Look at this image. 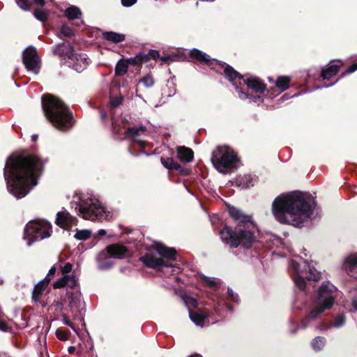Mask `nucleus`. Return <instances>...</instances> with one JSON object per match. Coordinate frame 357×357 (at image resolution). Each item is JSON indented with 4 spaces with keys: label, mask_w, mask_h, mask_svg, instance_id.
Listing matches in <instances>:
<instances>
[{
    "label": "nucleus",
    "mask_w": 357,
    "mask_h": 357,
    "mask_svg": "<svg viewBox=\"0 0 357 357\" xmlns=\"http://www.w3.org/2000/svg\"><path fill=\"white\" fill-rule=\"evenodd\" d=\"M47 161L36 154L10 155L3 171L8 191L17 199L24 197L38 184Z\"/></svg>",
    "instance_id": "1"
},
{
    "label": "nucleus",
    "mask_w": 357,
    "mask_h": 357,
    "mask_svg": "<svg viewBox=\"0 0 357 357\" xmlns=\"http://www.w3.org/2000/svg\"><path fill=\"white\" fill-rule=\"evenodd\" d=\"M315 206L316 203L310 195L296 191L276 197L272 211L280 223L300 227L312 218Z\"/></svg>",
    "instance_id": "2"
},
{
    "label": "nucleus",
    "mask_w": 357,
    "mask_h": 357,
    "mask_svg": "<svg viewBox=\"0 0 357 357\" xmlns=\"http://www.w3.org/2000/svg\"><path fill=\"white\" fill-rule=\"evenodd\" d=\"M229 215L236 223V227L225 226L220 231L222 242L230 248L239 246L250 249L257 241L256 225L251 215L245 214L234 206H229Z\"/></svg>",
    "instance_id": "3"
},
{
    "label": "nucleus",
    "mask_w": 357,
    "mask_h": 357,
    "mask_svg": "<svg viewBox=\"0 0 357 357\" xmlns=\"http://www.w3.org/2000/svg\"><path fill=\"white\" fill-rule=\"evenodd\" d=\"M41 102L45 118L55 128L66 131L73 127V113L61 100L48 94L42 97Z\"/></svg>",
    "instance_id": "4"
},
{
    "label": "nucleus",
    "mask_w": 357,
    "mask_h": 357,
    "mask_svg": "<svg viewBox=\"0 0 357 357\" xmlns=\"http://www.w3.org/2000/svg\"><path fill=\"white\" fill-rule=\"evenodd\" d=\"M71 204L73 207L75 206V210H78L79 215L84 219L102 220L107 219L109 216V213L106 211L101 202L90 194L76 193Z\"/></svg>",
    "instance_id": "5"
},
{
    "label": "nucleus",
    "mask_w": 357,
    "mask_h": 357,
    "mask_svg": "<svg viewBox=\"0 0 357 357\" xmlns=\"http://www.w3.org/2000/svg\"><path fill=\"white\" fill-rule=\"evenodd\" d=\"M335 287L329 283H323L318 291V296L313 303V308L309 314L301 322V326L294 330H291V333H295L298 328H305L310 321L315 319L326 310L332 307L335 301L334 295Z\"/></svg>",
    "instance_id": "6"
},
{
    "label": "nucleus",
    "mask_w": 357,
    "mask_h": 357,
    "mask_svg": "<svg viewBox=\"0 0 357 357\" xmlns=\"http://www.w3.org/2000/svg\"><path fill=\"white\" fill-rule=\"evenodd\" d=\"M303 264L305 267L307 266V269L301 270V265L295 259L291 260L289 266V270L294 273V283L301 290L305 289V279L317 281L319 280L321 275L320 272L315 268L312 261L308 263L306 261H303Z\"/></svg>",
    "instance_id": "7"
},
{
    "label": "nucleus",
    "mask_w": 357,
    "mask_h": 357,
    "mask_svg": "<svg viewBox=\"0 0 357 357\" xmlns=\"http://www.w3.org/2000/svg\"><path fill=\"white\" fill-rule=\"evenodd\" d=\"M52 232L51 224L45 220H34L26 224L24 231V239L27 245L30 246L33 242L50 236Z\"/></svg>",
    "instance_id": "8"
},
{
    "label": "nucleus",
    "mask_w": 357,
    "mask_h": 357,
    "mask_svg": "<svg viewBox=\"0 0 357 357\" xmlns=\"http://www.w3.org/2000/svg\"><path fill=\"white\" fill-rule=\"evenodd\" d=\"M211 160L214 167L222 174L234 168L237 160L236 155L227 146H218L213 151Z\"/></svg>",
    "instance_id": "9"
},
{
    "label": "nucleus",
    "mask_w": 357,
    "mask_h": 357,
    "mask_svg": "<svg viewBox=\"0 0 357 357\" xmlns=\"http://www.w3.org/2000/svg\"><path fill=\"white\" fill-rule=\"evenodd\" d=\"M128 249L126 246L119 244L108 245L101 251L97 257L98 267L100 270L111 268L114 263L111 258L123 259L128 255Z\"/></svg>",
    "instance_id": "10"
},
{
    "label": "nucleus",
    "mask_w": 357,
    "mask_h": 357,
    "mask_svg": "<svg viewBox=\"0 0 357 357\" xmlns=\"http://www.w3.org/2000/svg\"><path fill=\"white\" fill-rule=\"evenodd\" d=\"M225 66L224 73L225 77L231 82H233L235 79H243V82L248 86L249 89H252L257 93H262L266 89L265 84L261 82V80L256 77H249L247 79H244L237 71H236L232 67L225 63L222 64Z\"/></svg>",
    "instance_id": "11"
},
{
    "label": "nucleus",
    "mask_w": 357,
    "mask_h": 357,
    "mask_svg": "<svg viewBox=\"0 0 357 357\" xmlns=\"http://www.w3.org/2000/svg\"><path fill=\"white\" fill-rule=\"evenodd\" d=\"M66 294L68 297V307L70 311L76 317L82 315L84 310V302L83 301L79 288L73 290H67Z\"/></svg>",
    "instance_id": "12"
},
{
    "label": "nucleus",
    "mask_w": 357,
    "mask_h": 357,
    "mask_svg": "<svg viewBox=\"0 0 357 357\" xmlns=\"http://www.w3.org/2000/svg\"><path fill=\"white\" fill-rule=\"evenodd\" d=\"M22 61L28 71L38 74L40 70V59L34 47H29L23 52Z\"/></svg>",
    "instance_id": "13"
},
{
    "label": "nucleus",
    "mask_w": 357,
    "mask_h": 357,
    "mask_svg": "<svg viewBox=\"0 0 357 357\" xmlns=\"http://www.w3.org/2000/svg\"><path fill=\"white\" fill-rule=\"evenodd\" d=\"M52 286L54 289L67 287L70 290H73L79 288V279L75 273L62 275L61 278L53 282Z\"/></svg>",
    "instance_id": "14"
},
{
    "label": "nucleus",
    "mask_w": 357,
    "mask_h": 357,
    "mask_svg": "<svg viewBox=\"0 0 357 357\" xmlns=\"http://www.w3.org/2000/svg\"><path fill=\"white\" fill-rule=\"evenodd\" d=\"M67 64L77 73H81L86 68L89 59L85 54H74L67 61Z\"/></svg>",
    "instance_id": "15"
},
{
    "label": "nucleus",
    "mask_w": 357,
    "mask_h": 357,
    "mask_svg": "<svg viewBox=\"0 0 357 357\" xmlns=\"http://www.w3.org/2000/svg\"><path fill=\"white\" fill-rule=\"evenodd\" d=\"M76 222L77 219L66 210L59 211L56 214V223L61 228L69 229L76 225Z\"/></svg>",
    "instance_id": "16"
},
{
    "label": "nucleus",
    "mask_w": 357,
    "mask_h": 357,
    "mask_svg": "<svg viewBox=\"0 0 357 357\" xmlns=\"http://www.w3.org/2000/svg\"><path fill=\"white\" fill-rule=\"evenodd\" d=\"M140 261L143 262L146 266L155 269H161L164 266L168 267L164 261L153 255L148 254L140 258Z\"/></svg>",
    "instance_id": "17"
},
{
    "label": "nucleus",
    "mask_w": 357,
    "mask_h": 357,
    "mask_svg": "<svg viewBox=\"0 0 357 357\" xmlns=\"http://www.w3.org/2000/svg\"><path fill=\"white\" fill-rule=\"evenodd\" d=\"M145 131L146 127L144 126L132 127L128 128L125 132V135L126 137L132 139L133 142H136L140 147L144 149L145 146V142L144 141L139 139V136L140 133H144Z\"/></svg>",
    "instance_id": "18"
},
{
    "label": "nucleus",
    "mask_w": 357,
    "mask_h": 357,
    "mask_svg": "<svg viewBox=\"0 0 357 357\" xmlns=\"http://www.w3.org/2000/svg\"><path fill=\"white\" fill-rule=\"evenodd\" d=\"M52 52L59 56L68 57V59L73 56V48L69 44L60 43L53 47Z\"/></svg>",
    "instance_id": "19"
},
{
    "label": "nucleus",
    "mask_w": 357,
    "mask_h": 357,
    "mask_svg": "<svg viewBox=\"0 0 357 357\" xmlns=\"http://www.w3.org/2000/svg\"><path fill=\"white\" fill-rule=\"evenodd\" d=\"M155 248L156 252L161 257L170 260L176 259V252L174 248L166 247L165 245L159 243H155Z\"/></svg>",
    "instance_id": "20"
},
{
    "label": "nucleus",
    "mask_w": 357,
    "mask_h": 357,
    "mask_svg": "<svg viewBox=\"0 0 357 357\" xmlns=\"http://www.w3.org/2000/svg\"><path fill=\"white\" fill-rule=\"evenodd\" d=\"M190 55L191 57L196 59L200 62H204L208 66L213 65V63H218V62L215 59H211L208 54L195 48L190 51Z\"/></svg>",
    "instance_id": "21"
},
{
    "label": "nucleus",
    "mask_w": 357,
    "mask_h": 357,
    "mask_svg": "<svg viewBox=\"0 0 357 357\" xmlns=\"http://www.w3.org/2000/svg\"><path fill=\"white\" fill-rule=\"evenodd\" d=\"M177 157L183 162H190L193 159V151L189 148L178 146L177 148Z\"/></svg>",
    "instance_id": "22"
},
{
    "label": "nucleus",
    "mask_w": 357,
    "mask_h": 357,
    "mask_svg": "<svg viewBox=\"0 0 357 357\" xmlns=\"http://www.w3.org/2000/svg\"><path fill=\"white\" fill-rule=\"evenodd\" d=\"M337 63L331 64L328 68L322 70L321 77L324 79H328L337 73L339 68L342 65V62L340 61H337Z\"/></svg>",
    "instance_id": "23"
},
{
    "label": "nucleus",
    "mask_w": 357,
    "mask_h": 357,
    "mask_svg": "<svg viewBox=\"0 0 357 357\" xmlns=\"http://www.w3.org/2000/svg\"><path fill=\"white\" fill-rule=\"evenodd\" d=\"M189 317L191 321L197 326H202L207 315L200 310L195 312L189 310Z\"/></svg>",
    "instance_id": "24"
},
{
    "label": "nucleus",
    "mask_w": 357,
    "mask_h": 357,
    "mask_svg": "<svg viewBox=\"0 0 357 357\" xmlns=\"http://www.w3.org/2000/svg\"><path fill=\"white\" fill-rule=\"evenodd\" d=\"M48 283L46 281L40 280L35 286L32 292V298L35 302L40 301V297L47 286Z\"/></svg>",
    "instance_id": "25"
},
{
    "label": "nucleus",
    "mask_w": 357,
    "mask_h": 357,
    "mask_svg": "<svg viewBox=\"0 0 357 357\" xmlns=\"http://www.w3.org/2000/svg\"><path fill=\"white\" fill-rule=\"evenodd\" d=\"M17 4L22 10H27L33 5L43 6L45 4L44 0H15Z\"/></svg>",
    "instance_id": "26"
},
{
    "label": "nucleus",
    "mask_w": 357,
    "mask_h": 357,
    "mask_svg": "<svg viewBox=\"0 0 357 357\" xmlns=\"http://www.w3.org/2000/svg\"><path fill=\"white\" fill-rule=\"evenodd\" d=\"M102 36L104 39L115 43L122 42L125 40V36L123 34L113 31L104 32Z\"/></svg>",
    "instance_id": "27"
},
{
    "label": "nucleus",
    "mask_w": 357,
    "mask_h": 357,
    "mask_svg": "<svg viewBox=\"0 0 357 357\" xmlns=\"http://www.w3.org/2000/svg\"><path fill=\"white\" fill-rule=\"evenodd\" d=\"M65 15L70 20L79 19L82 16L80 9L75 6H70L65 10Z\"/></svg>",
    "instance_id": "28"
},
{
    "label": "nucleus",
    "mask_w": 357,
    "mask_h": 357,
    "mask_svg": "<svg viewBox=\"0 0 357 357\" xmlns=\"http://www.w3.org/2000/svg\"><path fill=\"white\" fill-rule=\"evenodd\" d=\"M160 161L164 167L167 169H178L180 168V165L174 162L172 158L161 157Z\"/></svg>",
    "instance_id": "29"
},
{
    "label": "nucleus",
    "mask_w": 357,
    "mask_h": 357,
    "mask_svg": "<svg viewBox=\"0 0 357 357\" xmlns=\"http://www.w3.org/2000/svg\"><path fill=\"white\" fill-rule=\"evenodd\" d=\"M236 91L238 93V96L241 100L251 98L255 102H263V98L260 96H250L248 93L243 92L238 86H236Z\"/></svg>",
    "instance_id": "30"
},
{
    "label": "nucleus",
    "mask_w": 357,
    "mask_h": 357,
    "mask_svg": "<svg viewBox=\"0 0 357 357\" xmlns=\"http://www.w3.org/2000/svg\"><path fill=\"white\" fill-rule=\"evenodd\" d=\"M326 342L325 337L317 336L312 340L311 344L314 350L319 351L324 347Z\"/></svg>",
    "instance_id": "31"
},
{
    "label": "nucleus",
    "mask_w": 357,
    "mask_h": 357,
    "mask_svg": "<svg viewBox=\"0 0 357 357\" xmlns=\"http://www.w3.org/2000/svg\"><path fill=\"white\" fill-rule=\"evenodd\" d=\"M344 268L347 271L349 269L357 266V252L349 255L344 263Z\"/></svg>",
    "instance_id": "32"
},
{
    "label": "nucleus",
    "mask_w": 357,
    "mask_h": 357,
    "mask_svg": "<svg viewBox=\"0 0 357 357\" xmlns=\"http://www.w3.org/2000/svg\"><path fill=\"white\" fill-rule=\"evenodd\" d=\"M289 80L288 77H280L277 79L275 86L278 88L279 93H282L289 88Z\"/></svg>",
    "instance_id": "33"
},
{
    "label": "nucleus",
    "mask_w": 357,
    "mask_h": 357,
    "mask_svg": "<svg viewBox=\"0 0 357 357\" xmlns=\"http://www.w3.org/2000/svg\"><path fill=\"white\" fill-rule=\"evenodd\" d=\"M346 324V317L344 314H339L336 315L333 322L331 324V327L335 328H340L343 327Z\"/></svg>",
    "instance_id": "34"
},
{
    "label": "nucleus",
    "mask_w": 357,
    "mask_h": 357,
    "mask_svg": "<svg viewBox=\"0 0 357 357\" xmlns=\"http://www.w3.org/2000/svg\"><path fill=\"white\" fill-rule=\"evenodd\" d=\"M128 71V64L126 61H119L115 68V74L117 76H121L125 75Z\"/></svg>",
    "instance_id": "35"
},
{
    "label": "nucleus",
    "mask_w": 357,
    "mask_h": 357,
    "mask_svg": "<svg viewBox=\"0 0 357 357\" xmlns=\"http://www.w3.org/2000/svg\"><path fill=\"white\" fill-rule=\"evenodd\" d=\"M91 234V231L89 229L77 230L74 237L79 241H84L88 239Z\"/></svg>",
    "instance_id": "36"
},
{
    "label": "nucleus",
    "mask_w": 357,
    "mask_h": 357,
    "mask_svg": "<svg viewBox=\"0 0 357 357\" xmlns=\"http://www.w3.org/2000/svg\"><path fill=\"white\" fill-rule=\"evenodd\" d=\"M139 83H142L144 86L150 88L154 85L155 80L151 74H148L139 80Z\"/></svg>",
    "instance_id": "37"
},
{
    "label": "nucleus",
    "mask_w": 357,
    "mask_h": 357,
    "mask_svg": "<svg viewBox=\"0 0 357 357\" xmlns=\"http://www.w3.org/2000/svg\"><path fill=\"white\" fill-rule=\"evenodd\" d=\"M183 302L185 303V305L188 308V311L191 310V307H196L197 306V301L195 298L185 296L183 297Z\"/></svg>",
    "instance_id": "38"
},
{
    "label": "nucleus",
    "mask_w": 357,
    "mask_h": 357,
    "mask_svg": "<svg viewBox=\"0 0 357 357\" xmlns=\"http://www.w3.org/2000/svg\"><path fill=\"white\" fill-rule=\"evenodd\" d=\"M33 15L37 20L41 22L45 21L47 18V13L45 10L41 9L35 10Z\"/></svg>",
    "instance_id": "39"
},
{
    "label": "nucleus",
    "mask_w": 357,
    "mask_h": 357,
    "mask_svg": "<svg viewBox=\"0 0 357 357\" xmlns=\"http://www.w3.org/2000/svg\"><path fill=\"white\" fill-rule=\"evenodd\" d=\"M56 266L54 265L50 270L48 273L47 274L46 277L43 280L44 281H46L47 283H49L50 280L53 278V277L55 275L56 272Z\"/></svg>",
    "instance_id": "40"
},
{
    "label": "nucleus",
    "mask_w": 357,
    "mask_h": 357,
    "mask_svg": "<svg viewBox=\"0 0 357 357\" xmlns=\"http://www.w3.org/2000/svg\"><path fill=\"white\" fill-rule=\"evenodd\" d=\"M61 33L64 36L70 37L74 35V31L70 26L63 25L61 28Z\"/></svg>",
    "instance_id": "41"
},
{
    "label": "nucleus",
    "mask_w": 357,
    "mask_h": 357,
    "mask_svg": "<svg viewBox=\"0 0 357 357\" xmlns=\"http://www.w3.org/2000/svg\"><path fill=\"white\" fill-rule=\"evenodd\" d=\"M62 275L71 274L73 272V265L70 263H66L61 267Z\"/></svg>",
    "instance_id": "42"
},
{
    "label": "nucleus",
    "mask_w": 357,
    "mask_h": 357,
    "mask_svg": "<svg viewBox=\"0 0 357 357\" xmlns=\"http://www.w3.org/2000/svg\"><path fill=\"white\" fill-rule=\"evenodd\" d=\"M202 279L205 283H206L208 286L211 287H214L217 284V282L215 278L203 275L202 277Z\"/></svg>",
    "instance_id": "43"
},
{
    "label": "nucleus",
    "mask_w": 357,
    "mask_h": 357,
    "mask_svg": "<svg viewBox=\"0 0 357 357\" xmlns=\"http://www.w3.org/2000/svg\"><path fill=\"white\" fill-rule=\"evenodd\" d=\"M227 292L229 296L234 302L238 303L239 298L237 294L234 292V291L229 287L227 288Z\"/></svg>",
    "instance_id": "44"
},
{
    "label": "nucleus",
    "mask_w": 357,
    "mask_h": 357,
    "mask_svg": "<svg viewBox=\"0 0 357 357\" xmlns=\"http://www.w3.org/2000/svg\"><path fill=\"white\" fill-rule=\"evenodd\" d=\"M110 103L113 107H118L122 103V98L113 97L111 98Z\"/></svg>",
    "instance_id": "45"
},
{
    "label": "nucleus",
    "mask_w": 357,
    "mask_h": 357,
    "mask_svg": "<svg viewBox=\"0 0 357 357\" xmlns=\"http://www.w3.org/2000/svg\"><path fill=\"white\" fill-rule=\"evenodd\" d=\"M127 64H130L132 66H137L140 63L139 61V57L136 55L135 57L129 58L126 60Z\"/></svg>",
    "instance_id": "46"
},
{
    "label": "nucleus",
    "mask_w": 357,
    "mask_h": 357,
    "mask_svg": "<svg viewBox=\"0 0 357 357\" xmlns=\"http://www.w3.org/2000/svg\"><path fill=\"white\" fill-rule=\"evenodd\" d=\"M56 337L61 341H66L67 340V335L63 331H57L56 332Z\"/></svg>",
    "instance_id": "47"
},
{
    "label": "nucleus",
    "mask_w": 357,
    "mask_h": 357,
    "mask_svg": "<svg viewBox=\"0 0 357 357\" xmlns=\"http://www.w3.org/2000/svg\"><path fill=\"white\" fill-rule=\"evenodd\" d=\"M137 57H139V61L141 63L146 62L149 60V55L145 54H137Z\"/></svg>",
    "instance_id": "48"
},
{
    "label": "nucleus",
    "mask_w": 357,
    "mask_h": 357,
    "mask_svg": "<svg viewBox=\"0 0 357 357\" xmlns=\"http://www.w3.org/2000/svg\"><path fill=\"white\" fill-rule=\"evenodd\" d=\"M357 70V63L352 64L350 66L347 70L343 73V75L347 74H350L355 72Z\"/></svg>",
    "instance_id": "49"
},
{
    "label": "nucleus",
    "mask_w": 357,
    "mask_h": 357,
    "mask_svg": "<svg viewBox=\"0 0 357 357\" xmlns=\"http://www.w3.org/2000/svg\"><path fill=\"white\" fill-rule=\"evenodd\" d=\"M137 2V0H121V4L124 7H130Z\"/></svg>",
    "instance_id": "50"
},
{
    "label": "nucleus",
    "mask_w": 357,
    "mask_h": 357,
    "mask_svg": "<svg viewBox=\"0 0 357 357\" xmlns=\"http://www.w3.org/2000/svg\"><path fill=\"white\" fill-rule=\"evenodd\" d=\"M331 328V324H327L325 323H320L317 326V328L320 331H327Z\"/></svg>",
    "instance_id": "51"
},
{
    "label": "nucleus",
    "mask_w": 357,
    "mask_h": 357,
    "mask_svg": "<svg viewBox=\"0 0 357 357\" xmlns=\"http://www.w3.org/2000/svg\"><path fill=\"white\" fill-rule=\"evenodd\" d=\"M63 324H66V326L70 327L71 328H73L74 331H76L75 327H74V325L73 324V323L66 317V316H63Z\"/></svg>",
    "instance_id": "52"
},
{
    "label": "nucleus",
    "mask_w": 357,
    "mask_h": 357,
    "mask_svg": "<svg viewBox=\"0 0 357 357\" xmlns=\"http://www.w3.org/2000/svg\"><path fill=\"white\" fill-rule=\"evenodd\" d=\"M149 58H150V57H152V58L155 59V58H159V57H160V56H160V55H159V53H158V51H156V50H151V51L149 52Z\"/></svg>",
    "instance_id": "53"
},
{
    "label": "nucleus",
    "mask_w": 357,
    "mask_h": 357,
    "mask_svg": "<svg viewBox=\"0 0 357 357\" xmlns=\"http://www.w3.org/2000/svg\"><path fill=\"white\" fill-rule=\"evenodd\" d=\"M8 329L7 324L2 320L0 319V330L2 331H6Z\"/></svg>",
    "instance_id": "54"
},
{
    "label": "nucleus",
    "mask_w": 357,
    "mask_h": 357,
    "mask_svg": "<svg viewBox=\"0 0 357 357\" xmlns=\"http://www.w3.org/2000/svg\"><path fill=\"white\" fill-rule=\"evenodd\" d=\"M160 59L163 62H167V61H168L169 60H172V57H171L170 56H161V57H160Z\"/></svg>",
    "instance_id": "55"
},
{
    "label": "nucleus",
    "mask_w": 357,
    "mask_h": 357,
    "mask_svg": "<svg viewBox=\"0 0 357 357\" xmlns=\"http://www.w3.org/2000/svg\"><path fill=\"white\" fill-rule=\"evenodd\" d=\"M68 351L69 354H73L75 351V347L73 346H70L68 348Z\"/></svg>",
    "instance_id": "56"
},
{
    "label": "nucleus",
    "mask_w": 357,
    "mask_h": 357,
    "mask_svg": "<svg viewBox=\"0 0 357 357\" xmlns=\"http://www.w3.org/2000/svg\"><path fill=\"white\" fill-rule=\"evenodd\" d=\"M105 234H106V231H105V229H101L98 230V235L99 236H102L105 235Z\"/></svg>",
    "instance_id": "57"
},
{
    "label": "nucleus",
    "mask_w": 357,
    "mask_h": 357,
    "mask_svg": "<svg viewBox=\"0 0 357 357\" xmlns=\"http://www.w3.org/2000/svg\"><path fill=\"white\" fill-rule=\"evenodd\" d=\"M352 306L357 311V299L353 300Z\"/></svg>",
    "instance_id": "58"
},
{
    "label": "nucleus",
    "mask_w": 357,
    "mask_h": 357,
    "mask_svg": "<svg viewBox=\"0 0 357 357\" xmlns=\"http://www.w3.org/2000/svg\"><path fill=\"white\" fill-rule=\"evenodd\" d=\"M300 261H301V262H298V263L301 266V265H303V270L307 269V266H305V264H303V261H304V260H302V259H300ZM305 261L307 262V260H305ZM296 261L297 262V261Z\"/></svg>",
    "instance_id": "59"
},
{
    "label": "nucleus",
    "mask_w": 357,
    "mask_h": 357,
    "mask_svg": "<svg viewBox=\"0 0 357 357\" xmlns=\"http://www.w3.org/2000/svg\"><path fill=\"white\" fill-rule=\"evenodd\" d=\"M38 135L34 134L31 136V139L33 141H36L38 139Z\"/></svg>",
    "instance_id": "60"
},
{
    "label": "nucleus",
    "mask_w": 357,
    "mask_h": 357,
    "mask_svg": "<svg viewBox=\"0 0 357 357\" xmlns=\"http://www.w3.org/2000/svg\"><path fill=\"white\" fill-rule=\"evenodd\" d=\"M107 117V115L105 112H101V119H105Z\"/></svg>",
    "instance_id": "61"
},
{
    "label": "nucleus",
    "mask_w": 357,
    "mask_h": 357,
    "mask_svg": "<svg viewBox=\"0 0 357 357\" xmlns=\"http://www.w3.org/2000/svg\"><path fill=\"white\" fill-rule=\"evenodd\" d=\"M112 124H113V130H114V131L116 132H119V130H117L115 123H113Z\"/></svg>",
    "instance_id": "62"
},
{
    "label": "nucleus",
    "mask_w": 357,
    "mask_h": 357,
    "mask_svg": "<svg viewBox=\"0 0 357 357\" xmlns=\"http://www.w3.org/2000/svg\"><path fill=\"white\" fill-rule=\"evenodd\" d=\"M190 357H202L200 355H194V356H192Z\"/></svg>",
    "instance_id": "63"
}]
</instances>
